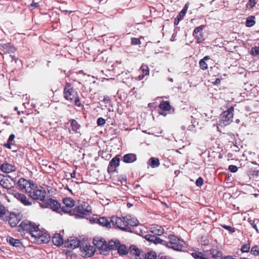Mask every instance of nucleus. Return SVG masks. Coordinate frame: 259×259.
Instances as JSON below:
<instances>
[{
    "mask_svg": "<svg viewBox=\"0 0 259 259\" xmlns=\"http://www.w3.org/2000/svg\"><path fill=\"white\" fill-rule=\"evenodd\" d=\"M163 245L175 250L182 251L185 247V241L174 235L165 236L163 232Z\"/></svg>",
    "mask_w": 259,
    "mask_h": 259,
    "instance_id": "f257e3e1",
    "label": "nucleus"
},
{
    "mask_svg": "<svg viewBox=\"0 0 259 259\" xmlns=\"http://www.w3.org/2000/svg\"><path fill=\"white\" fill-rule=\"evenodd\" d=\"M38 228V226L35 223L28 220H24L18 226V231L22 235L27 234L26 237L31 240Z\"/></svg>",
    "mask_w": 259,
    "mask_h": 259,
    "instance_id": "f03ea898",
    "label": "nucleus"
},
{
    "mask_svg": "<svg viewBox=\"0 0 259 259\" xmlns=\"http://www.w3.org/2000/svg\"><path fill=\"white\" fill-rule=\"evenodd\" d=\"M64 97L67 100L79 107L81 105L79 100L77 91L73 88L71 84L67 82L64 88Z\"/></svg>",
    "mask_w": 259,
    "mask_h": 259,
    "instance_id": "7ed1b4c3",
    "label": "nucleus"
},
{
    "mask_svg": "<svg viewBox=\"0 0 259 259\" xmlns=\"http://www.w3.org/2000/svg\"><path fill=\"white\" fill-rule=\"evenodd\" d=\"M91 211V207L88 203L83 202L82 204L75 207L70 215L75 216L76 218H82L84 215H90Z\"/></svg>",
    "mask_w": 259,
    "mask_h": 259,
    "instance_id": "20e7f679",
    "label": "nucleus"
},
{
    "mask_svg": "<svg viewBox=\"0 0 259 259\" xmlns=\"http://www.w3.org/2000/svg\"><path fill=\"white\" fill-rule=\"evenodd\" d=\"M51 239V237L49 234L45 231H42L38 228L35 231L34 235L31 239L32 242L36 243L38 244H44L48 243Z\"/></svg>",
    "mask_w": 259,
    "mask_h": 259,
    "instance_id": "39448f33",
    "label": "nucleus"
},
{
    "mask_svg": "<svg viewBox=\"0 0 259 259\" xmlns=\"http://www.w3.org/2000/svg\"><path fill=\"white\" fill-rule=\"evenodd\" d=\"M35 184L33 181L27 180L22 178L20 179L17 182L19 189L28 194L33 190Z\"/></svg>",
    "mask_w": 259,
    "mask_h": 259,
    "instance_id": "423d86ee",
    "label": "nucleus"
},
{
    "mask_svg": "<svg viewBox=\"0 0 259 259\" xmlns=\"http://www.w3.org/2000/svg\"><path fill=\"white\" fill-rule=\"evenodd\" d=\"M47 192L45 190H41L38 188L36 184H35V187L33 190L29 193L28 195L32 199L34 200H39L43 203L46 200V196Z\"/></svg>",
    "mask_w": 259,
    "mask_h": 259,
    "instance_id": "0eeeda50",
    "label": "nucleus"
},
{
    "mask_svg": "<svg viewBox=\"0 0 259 259\" xmlns=\"http://www.w3.org/2000/svg\"><path fill=\"white\" fill-rule=\"evenodd\" d=\"M22 215L21 213L11 212L9 214L6 215L3 221H8L9 225L12 227H16L19 222L21 220Z\"/></svg>",
    "mask_w": 259,
    "mask_h": 259,
    "instance_id": "6e6552de",
    "label": "nucleus"
},
{
    "mask_svg": "<svg viewBox=\"0 0 259 259\" xmlns=\"http://www.w3.org/2000/svg\"><path fill=\"white\" fill-rule=\"evenodd\" d=\"M45 207L51 208L53 210L59 213L63 212L61 204L56 200L51 198L46 199L44 202Z\"/></svg>",
    "mask_w": 259,
    "mask_h": 259,
    "instance_id": "1a4fd4ad",
    "label": "nucleus"
},
{
    "mask_svg": "<svg viewBox=\"0 0 259 259\" xmlns=\"http://www.w3.org/2000/svg\"><path fill=\"white\" fill-rule=\"evenodd\" d=\"M110 222L113 225L117 228L125 231L127 230V226L125 225V217H118L117 216H112L110 218Z\"/></svg>",
    "mask_w": 259,
    "mask_h": 259,
    "instance_id": "9d476101",
    "label": "nucleus"
},
{
    "mask_svg": "<svg viewBox=\"0 0 259 259\" xmlns=\"http://www.w3.org/2000/svg\"><path fill=\"white\" fill-rule=\"evenodd\" d=\"M81 255L83 257H90L93 255L96 251L95 248L90 245L85 244V245L80 246Z\"/></svg>",
    "mask_w": 259,
    "mask_h": 259,
    "instance_id": "9b49d317",
    "label": "nucleus"
},
{
    "mask_svg": "<svg viewBox=\"0 0 259 259\" xmlns=\"http://www.w3.org/2000/svg\"><path fill=\"white\" fill-rule=\"evenodd\" d=\"M63 202L65 205L62 207V212L69 213L70 215L71 212L74 209L72 207L75 204L74 200L71 198L65 197L63 199Z\"/></svg>",
    "mask_w": 259,
    "mask_h": 259,
    "instance_id": "f8f14e48",
    "label": "nucleus"
},
{
    "mask_svg": "<svg viewBox=\"0 0 259 259\" xmlns=\"http://www.w3.org/2000/svg\"><path fill=\"white\" fill-rule=\"evenodd\" d=\"M204 27L205 25H202L196 27L193 31V35L198 44L202 42L204 40L203 34V30Z\"/></svg>",
    "mask_w": 259,
    "mask_h": 259,
    "instance_id": "ddd939ff",
    "label": "nucleus"
},
{
    "mask_svg": "<svg viewBox=\"0 0 259 259\" xmlns=\"http://www.w3.org/2000/svg\"><path fill=\"white\" fill-rule=\"evenodd\" d=\"M80 241L75 237H70L64 242V246L68 248L74 249L80 246Z\"/></svg>",
    "mask_w": 259,
    "mask_h": 259,
    "instance_id": "4468645a",
    "label": "nucleus"
},
{
    "mask_svg": "<svg viewBox=\"0 0 259 259\" xmlns=\"http://www.w3.org/2000/svg\"><path fill=\"white\" fill-rule=\"evenodd\" d=\"M120 158L118 156L113 157L110 161L107 168V171L109 174H113L115 171V168L119 165Z\"/></svg>",
    "mask_w": 259,
    "mask_h": 259,
    "instance_id": "2eb2a0df",
    "label": "nucleus"
},
{
    "mask_svg": "<svg viewBox=\"0 0 259 259\" xmlns=\"http://www.w3.org/2000/svg\"><path fill=\"white\" fill-rule=\"evenodd\" d=\"M125 225L127 226L126 231H131V227L137 226L139 225V221L135 218H132L131 215L125 217Z\"/></svg>",
    "mask_w": 259,
    "mask_h": 259,
    "instance_id": "dca6fc26",
    "label": "nucleus"
},
{
    "mask_svg": "<svg viewBox=\"0 0 259 259\" xmlns=\"http://www.w3.org/2000/svg\"><path fill=\"white\" fill-rule=\"evenodd\" d=\"M106 241L104 239L96 237L93 240V243L95 246H96L99 250L105 251L106 250Z\"/></svg>",
    "mask_w": 259,
    "mask_h": 259,
    "instance_id": "f3484780",
    "label": "nucleus"
},
{
    "mask_svg": "<svg viewBox=\"0 0 259 259\" xmlns=\"http://www.w3.org/2000/svg\"><path fill=\"white\" fill-rule=\"evenodd\" d=\"M208 259H222V253L218 250L212 249L205 252Z\"/></svg>",
    "mask_w": 259,
    "mask_h": 259,
    "instance_id": "a211bd4d",
    "label": "nucleus"
},
{
    "mask_svg": "<svg viewBox=\"0 0 259 259\" xmlns=\"http://www.w3.org/2000/svg\"><path fill=\"white\" fill-rule=\"evenodd\" d=\"M53 244L56 246H60L64 244L63 236L60 233H55L52 238Z\"/></svg>",
    "mask_w": 259,
    "mask_h": 259,
    "instance_id": "6ab92c4d",
    "label": "nucleus"
},
{
    "mask_svg": "<svg viewBox=\"0 0 259 259\" xmlns=\"http://www.w3.org/2000/svg\"><path fill=\"white\" fill-rule=\"evenodd\" d=\"M0 169L4 172L10 173L16 171V167L13 164L6 162L0 166Z\"/></svg>",
    "mask_w": 259,
    "mask_h": 259,
    "instance_id": "aec40b11",
    "label": "nucleus"
},
{
    "mask_svg": "<svg viewBox=\"0 0 259 259\" xmlns=\"http://www.w3.org/2000/svg\"><path fill=\"white\" fill-rule=\"evenodd\" d=\"M8 177L10 176H5L0 174V185L5 189H10L12 187V184L10 182Z\"/></svg>",
    "mask_w": 259,
    "mask_h": 259,
    "instance_id": "412c9836",
    "label": "nucleus"
},
{
    "mask_svg": "<svg viewBox=\"0 0 259 259\" xmlns=\"http://www.w3.org/2000/svg\"><path fill=\"white\" fill-rule=\"evenodd\" d=\"M15 197L25 205H30L31 204V202L29 201V199L23 194L17 193L15 194Z\"/></svg>",
    "mask_w": 259,
    "mask_h": 259,
    "instance_id": "4be33fe9",
    "label": "nucleus"
},
{
    "mask_svg": "<svg viewBox=\"0 0 259 259\" xmlns=\"http://www.w3.org/2000/svg\"><path fill=\"white\" fill-rule=\"evenodd\" d=\"M0 47L5 53H12L15 51V47L10 43L1 44Z\"/></svg>",
    "mask_w": 259,
    "mask_h": 259,
    "instance_id": "5701e85b",
    "label": "nucleus"
},
{
    "mask_svg": "<svg viewBox=\"0 0 259 259\" xmlns=\"http://www.w3.org/2000/svg\"><path fill=\"white\" fill-rule=\"evenodd\" d=\"M233 117V114H223L220 124L224 126L229 125L232 122Z\"/></svg>",
    "mask_w": 259,
    "mask_h": 259,
    "instance_id": "b1692460",
    "label": "nucleus"
},
{
    "mask_svg": "<svg viewBox=\"0 0 259 259\" xmlns=\"http://www.w3.org/2000/svg\"><path fill=\"white\" fill-rule=\"evenodd\" d=\"M119 244V241L117 240L115 241L110 240L108 243H106V248L105 251L110 250H115L117 249L118 245Z\"/></svg>",
    "mask_w": 259,
    "mask_h": 259,
    "instance_id": "393cba45",
    "label": "nucleus"
},
{
    "mask_svg": "<svg viewBox=\"0 0 259 259\" xmlns=\"http://www.w3.org/2000/svg\"><path fill=\"white\" fill-rule=\"evenodd\" d=\"M137 160V156L133 153H128L124 155L123 161L125 163H132Z\"/></svg>",
    "mask_w": 259,
    "mask_h": 259,
    "instance_id": "a878e982",
    "label": "nucleus"
},
{
    "mask_svg": "<svg viewBox=\"0 0 259 259\" xmlns=\"http://www.w3.org/2000/svg\"><path fill=\"white\" fill-rule=\"evenodd\" d=\"M161 228V226L152 225L150 228V232L156 236H160L162 234Z\"/></svg>",
    "mask_w": 259,
    "mask_h": 259,
    "instance_id": "bb28decb",
    "label": "nucleus"
},
{
    "mask_svg": "<svg viewBox=\"0 0 259 259\" xmlns=\"http://www.w3.org/2000/svg\"><path fill=\"white\" fill-rule=\"evenodd\" d=\"M15 137L14 134H11L9 136L7 142L3 145L4 147L9 149H12V146L14 145L13 142L14 141Z\"/></svg>",
    "mask_w": 259,
    "mask_h": 259,
    "instance_id": "cd10ccee",
    "label": "nucleus"
},
{
    "mask_svg": "<svg viewBox=\"0 0 259 259\" xmlns=\"http://www.w3.org/2000/svg\"><path fill=\"white\" fill-rule=\"evenodd\" d=\"M98 223L103 226L108 227L110 226V221L107 220L106 217H101L98 219Z\"/></svg>",
    "mask_w": 259,
    "mask_h": 259,
    "instance_id": "c85d7f7f",
    "label": "nucleus"
},
{
    "mask_svg": "<svg viewBox=\"0 0 259 259\" xmlns=\"http://www.w3.org/2000/svg\"><path fill=\"white\" fill-rule=\"evenodd\" d=\"M148 106L150 108H156L158 107L160 109H162V100L160 97H158L156 99V101L148 104Z\"/></svg>",
    "mask_w": 259,
    "mask_h": 259,
    "instance_id": "c756f323",
    "label": "nucleus"
},
{
    "mask_svg": "<svg viewBox=\"0 0 259 259\" xmlns=\"http://www.w3.org/2000/svg\"><path fill=\"white\" fill-rule=\"evenodd\" d=\"M7 241L11 245L15 247H19L21 244L20 240L15 239L10 236H9L7 238Z\"/></svg>",
    "mask_w": 259,
    "mask_h": 259,
    "instance_id": "7c9ffc66",
    "label": "nucleus"
},
{
    "mask_svg": "<svg viewBox=\"0 0 259 259\" xmlns=\"http://www.w3.org/2000/svg\"><path fill=\"white\" fill-rule=\"evenodd\" d=\"M191 255L195 259H208V257H206V253L204 254L199 251H193Z\"/></svg>",
    "mask_w": 259,
    "mask_h": 259,
    "instance_id": "2f4dec72",
    "label": "nucleus"
},
{
    "mask_svg": "<svg viewBox=\"0 0 259 259\" xmlns=\"http://www.w3.org/2000/svg\"><path fill=\"white\" fill-rule=\"evenodd\" d=\"M208 59H209V57L206 56L199 61V64L200 67L203 70H205L208 68L207 64L205 61Z\"/></svg>",
    "mask_w": 259,
    "mask_h": 259,
    "instance_id": "473e14b6",
    "label": "nucleus"
},
{
    "mask_svg": "<svg viewBox=\"0 0 259 259\" xmlns=\"http://www.w3.org/2000/svg\"><path fill=\"white\" fill-rule=\"evenodd\" d=\"M148 163L152 168L158 167L160 165L159 159L155 157L151 158Z\"/></svg>",
    "mask_w": 259,
    "mask_h": 259,
    "instance_id": "72a5a7b5",
    "label": "nucleus"
},
{
    "mask_svg": "<svg viewBox=\"0 0 259 259\" xmlns=\"http://www.w3.org/2000/svg\"><path fill=\"white\" fill-rule=\"evenodd\" d=\"M223 110L222 113H232L234 111V108L232 106H230L229 104L223 106L221 108Z\"/></svg>",
    "mask_w": 259,
    "mask_h": 259,
    "instance_id": "f704fd0d",
    "label": "nucleus"
},
{
    "mask_svg": "<svg viewBox=\"0 0 259 259\" xmlns=\"http://www.w3.org/2000/svg\"><path fill=\"white\" fill-rule=\"evenodd\" d=\"M116 249L120 255H125L128 253L126 247L124 245H121L120 243L118 245Z\"/></svg>",
    "mask_w": 259,
    "mask_h": 259,
    "instance_id": "c9c22d12",
    "label": "nucleus"
},
{
    "mask_svg": "<svg viewBox=\"0 0 259 259\" xmlns=\"http://www.w3.org/2000/svg\"><path fill=\"white\" fill-rule=\"evenodd\" d=\"M129 252L132 255L138 256V254L141 253L139 248L135 245H132L129 248Z\"/></svg>",
    "mask_w": 259,
    "mask_h": 259,
    "instance_id": "e433bc0d",
    "label": "nucleus"
},
{
    "mask_svg": "<svg viewBox=\"0 0 259 259\" xmlns=\"http://www.w3.org/2000/svg\"><path fill=\"white\" fill-rule=\"evenodd\" d=\"M254 19H255V17L254 16H251L248 17L246 19V26L248 27H250L253 26L255 23V21Z\"/></svg>",
    "mask_w": 259,
    "mask_h": 259,
    "instance_id": "4c0bfd02",
    "label": "nucleus"
},
{
    "mask_svg": "<svg viewBox=\"0 0 259 259\" xmlns=\"http://www.w3.org/2000/svg\"><path fill=\"white\" fill-rule=\"evenodd\" d=\"M7 215V210L6 208L0 203V219L3 221Z\"/></svg>",
    "mask_w": 259,
    "mask_h": 259,
    "instance_id": "58836bf2",
    "label": "nucleus"
},
{
    "mask_svg": "<svg viewBox=\"0 0 259 259\" xmlns=\"http://www.w3.org/2000/svg\"><path fill=\"white\" fill-rule=\"evenodd\" d=\"M188 4H186L182 10L180 12L179 14L177 16L178 18H179V20H182L185 15H186L187 11L188 10Z\"/></svg>",
    "mask_w": 259,
    "mask_h": 259,
    "instance_id": "ea45409f",
    "label": "nucleus"
},
{
    "mask_svg": "<svg viewBox=\"0 0 259 259\" xmlns=\"http://www.w3.org/2000/svg\"><path fill=\"white\" fill-rule=\"evenodd\" d=\"M157 257V254L154 251H150L145 254V259H156Z\"/></svg>",
    "mask_w": 259,
    "mask_h": 259,
    "instance_id": "a19ab883",
    "label": "nucleus"
},
{
    "mask_svg": "<svg viewBox=\"0 0 259 259\" xmlns=\"http://www.w3.org/2000/svg\"><path fill=\"white\" fill-rule=\"evenodd\" d=\"M171 109L172 111H174V109L171 107L169 101H163V111H170Z\"/></svg>",
    "mask_w": 259,
    "mask_h": 259,
    "instance_id": "79ce46f5",
    "label": "nucleus"
},
{
    "mask_svg": "<svg viewBox=\"0 0 259 259\" xmlns=\"http://www.w3.org/2000/svg\"><path fill=\"white\" fill-rule=\"evenodd\" d=\"M71 126L72 130L75 132H76L77 130H78L80 127L79 124L74 119H72L71 120Z\"/></svg>",
    "mask_w": 259,
    "mask_h": 259,
    "instance_id": "37998d69",
    "label": "nucleus"
},
{
    "mask_svg": "<svg viewBox=\"0 0 259 259\" xmlns=\"http://www.w3.org/2000/svg\"><path fill=\"white\" fill-rule=\"evenodd\" d=\"M250 54L252 56H255L256 55H259V47L255 46L254 47H252L251 49Z\"/></svg>",
    "mask_w": 259,
    "mask_h": 259,
    "instance_id": "c03bdc74",
    "label": "nucleus"
},
{
    "mask_svg": "<svg viewBox=\"0 0 259 259\" xmlns=\"http://www.w3.org/2000/svg\"><path fill=\"white\" fill-rule=\"evenodd\" d=\"M160 43V41H158L156 42H154L153 44L152 47L155 53H159L161 52V47L160 46L158 48V44Z\"/></svg>",
    "mask_w": 259,
    "mask_h": 259,
    "instance_id": "a18cd8bd",
    "label": "nucleus"
},
{
    "mask_svg": "<svg viewBox=\"0 0 259 259\" xmlns=\"http://www.w3.org/2000/svg\"><path fill=\"white\" fill-rule=\"evenodd\" d=\"M156 235L152 234H147L145 236V239H146L147 241H150V242H153L155 240L156 238H155V236Z\"/></svg>",
    "mask_w": 259,
    "mask_h": 259,
    "instance_id": "49530a36",
    "label": "nucleus"
},
{
    "mask_svg": "<svg viewBox=\"0 0 259 259\" xmlns=\"http://www.w3.org/2000/svg\"><path fill=\"white\" fill-rule=\"evenodd\" d=\"M140 70L143 72V74L146 75H148L149 73L148 67L146 65H142L140 68Z\"/></svg>",
    "mask_w": 259,
    "mask_h": 259,
    "instance_id": "de8ad7c7",
    "label": "nucleus"
},
{
    "mask_svg": "<svg viewBox=\"0 0 259 259\" xmlns=\"http://www.w3.org/2000/svg\"><path fill=\"white\" fill-rule=\"evenodd\" d=\"M251 253L254 255H259V247L258 246H254L251 249Z\"/></svg>",
    "mask_w": 259,
    "mask_h": 259,
    "instance_id": "09e8293b",
    "label": "nucleus"
},
{
    "mask_svg": "<svg viewBox=\"0 0 259 259\" xmlns=\"http://www.w3.org/2000/svg\"><path fill=\"white\" fill-rule=\"evenodd\" d=\"M250 249V245L249 244H246L243 245L241 248V250L242 252H248Z\"/></svg>",
    "mask_w": 259,
    "mask_h": 259,
    "instance_id": "8fccbe9b",
    "label": "nucleus"
},
{
    "mask_svg": "<svg viewBox=\"0 0 259 259\" xmlns=\"http://www.w3.org/2000/svg\"><path fill=\"white\" fill-rule=\"evenodd\" d=\"M222 227L228 230L229 231H230V232H232V233H233L235 231V229L234 228H233L231 226H227V225H222Z\"/></svg>",
    "mask_w": 259,
    "mask_h": 259,
    "instance_id": "3c124183",
    "label": "nucleus"
},
{
    "mask_svg": "<svg viewBox=\"0 0 259 259\" xmlns=\"http://www.w3.org/2000/svg\"><path fill=\"white\" fill-rule=\"evenodd\" d=\"M97 122L98 125H99V126L103 125L105 123V119L102 117L99 118L97 120Z\"/></svg>",
    "mask_w": 259,
    "mask_h": 259,
    "instance_id": "603ef678",
    "label": "nucleus"
},
{
    "mask_svg": "<svg viewBox=\"0 0 259 259\" xmlns=\"http://www.w3.org/2000/svg\"><path fill=\"white\" fill-rule=\"evenodd\" d=\"M257 1V0H249L248 4L250 8H253L255 6Z\"/></svg>",
    "mask_w": 259,
    "mask_h": 259,
    "instance_id": "864d4df0",
    "label": "nucleus"
},
{
    "mask_svg": "<svg viewBox=\"0 0 259 259\" xmlns=\"http://www.w3.org/2000/svg\"><path fill=\"white\" fill-rule=\"evenodd\" d=\"M229 170L232 172H235L238 170V167L234 165H231L229 166Z\"/></svg>",
    "mask_w": 259,
    "mask_h": 259,
    "instance_id": "5fc2aeb1",
    "label": "nucleus"
},
{
    "mask_svg": "<svg viewBox=\"0 0 259 259\" xmlns=\"http://www.w3.org/2000/svg\"><path fill=\"white\" fill-rule=\"evenodd\" d=\"M255 220H250L249 221V223L250 224V225L252 226V227L255 229V230H256V231L257 232V233H259V231L258 230V229L257 228V226H256V224L255 223Z\"/></svg>",
    "mask_w": 259,
    "mask_h": 259,
    "instance_id": "6e6d98bb",
    "label": "nucleus"
},
{
    "mask_svg": "<svg viewBox=\"0 0 259 259\" xmlns=\"http://www.w3.org/2000/svg\"><path fill=\"white\" fill-rule=\"evenodd\" d=\"M208 240L206 238L202 237L200 240V242L203 245H206L208 243Z\"/></svg>",
    "mask_w": 259,
    "mask_h": 259,
    "instance_id": "4d7b16f0",
    "label": "nucleus"
},
{
    "mask_svg": "<svg viewBox=\"0 0 259 259\" xmlns=\"http://www.w3.org/2000/svg\"><path fill=\"white\" fill-rule=\"evenodd\" d=\"M203 183V180L202 179V178H199L196 181V185L197 186H201L202 185Z\"/></svg>",
    "mask_w": 259,
    "mask_h": 259,
    "instance_id": "13d9d810",
    "label": "nucleus"
},
{
    "mask_svg": "<svg viewBox=\"0 0 259 259\" xmlns=\"http://www.w3.org/2000/svg\"><path fill=\"white\" fill-rule=\"evenodd\" d=\"M131 44L132 45H138L140 44V41L139 39L136 38H132L131 40Z\"/></svg>",
    "mask_w": 259,
    "mask_h": 259,
    "instance_id": "bf43d9fd",
    "label": "nucleus"
},
{
    "mask_svg": "<svg viewBox=\"0 0 259 259\" xmlns=\"http://www.w3.org/2000/svg\"><path fill=\"white\" fill-rule=\"evenodd\" d=\"M155 240L153 241V242L155 244H161L162 243V239H160L159 237H157V236H155Z\"/></svg>",
    "mask_w": 259,
    "mask_h": 259,
    "instance_id": "052dcab7",
    "label": "nucleus"
},
{
    "mask_svg": "<svg viewBox=\"0 0 259 259\" xmlns=\"http://www.w3.org/2000/svg\"><path fill=\"white\" fill-rule=\"evenodd\" d=\"M103 101L105 103H109V102L110 101V97L109 96H105L104 97Z\"/></svg>",
    "mask_w": 259,
    "mask_h": 259,
    "instance_id": "680f3d73",
    "label": "nucleus"
},
{
    "mask_svg": "<svg viewBox=\"0 0 259 259\" xmlns=\"http://www.w3.org/2000/svg\"><path fill=\"white\" fill-rule=\"evenodd\" d=\"M146 75H145L144 74H142L141 75H139L137 77V79L138 80H141L142 79H143V78H144V77Z\"/></svg>",
    "mask_w": 259,
    "mask_h": 259,
    "instance_id": "e2e57ef3",
    "label": "nucleus"
},
{
    "mask_svg": "<svg viewBox=\"0 0 259 259\" xmlns=\"http://www.w3.org/2000/svg\"><path fill=\"white\" fill-rule=\"evenodd\" d=\"M181 20H179V18H178V17H177L175 19V21H174V24L175 25H178L179 23V22L181 21Z\"/></svg>",
    "mask_w": 259,
    "mask_h": 259,
    "instance_id": "0e129e2a",
    "label": "nucleus"
},
{
    "mask_svg": "<svg viewBox=\"0 0 259 259\" xmlns=\"http://www.w3.org/2000/svg\"><path fill=\"white\" fill-rule=\"evenodd\" d=\"M76 176V171L74 170L72 173L70 174V177L72 178H75Z\"/></svg>",
    "mask_w": 259,
    "mask_h": 259,
    "instance_id": "69168bd1",
    "label": "nucleus"
},
{
    "mask_svg": "<svg viewBox=\"0 0 259 259\" xmlns=\"http://www.w3.org/2000/svg\"><path fill=\"white\" fill-rule=\"evenodd\" d=\"M221 83V79L219 78H217L215 81L213 82L214 84H218Z\"/></svg>",
    "mask_w": 259,
    "mask_h": 259,
    "instance_id": "338daca9",
    "label": "nucleus"
},
{
    "mask_svg": "<svg viewBox=\"0 0 259 259\" xmlns=\"http://www.w3.org/2000/svg\"><path fill=\"white\" fill-rule=\"evenodd\" d=\"M223 259H235V258H233L232 256L229 255V256L225 257Z\"/></svg>",
    "mask_w": 259,
    "mask_h": 259,
    "instance_id": "774afa93",
    "label": "nucleus"
}]
</instances>
